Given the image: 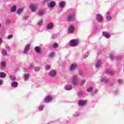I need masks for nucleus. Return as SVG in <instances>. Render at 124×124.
<instances>
[{
  "label": "nucleus",
  "mask_w": 124,
  "mask_h": 124,
  "mask_svg": "<svg viewBox=\"0 0 124 124\" xmlns=\"http://www.w3.org/2000/svg\"><path fill=\"white\" fill-rule=\"evenodd\" d=\"M79 44V40L73 39L70 41L69 45L71 47H76Z\"/></svg>",
  "instance_id": "nucleus-1"
},
{
  "label": "nucleus",
  "mask_w": 124,
  "mask_h": 124,
  "mask_svg": "<svg viewBox=\"0 0 124 124\" xmlns=\"http://www.w3.org/2000/svg\"><path fill=\"white\" fill-rule=\"evenodd\" d=\"M78 76L75 75L73 76L71 83L74 86H78Z\"/></svg>",
  "instance_id": "nucleus-2"
},
{
  "label": "nucleus",
  "mask_w": 124,
  "mask_h": 124,
  "mask_svg": "<svg viewBox=\"0 0 124 124\" xmlns=\"http://www.w3.org/2000/svg\"><path fill=\"white\" fill-rule=\"evenodd\" d=\"M75 12L71 13L67 16V20L69 22L75 21Z\"/></svg>",
  "instance_id": "nucleus-3"
},
{
  "label": "nucleus",
  "mask_w": 124,
  "mask_h": 124,
  "mask_svg": "<svg viewBox=\"0 0 124 124\" xmlns=\"http://www.w3.org/2000/svg\"><path fill=\"white\" fill-rule=\"evenodd\" d=\"M30 9L32 12H35L37 10V5L36 4H31L30 6Z\"/></svg>",
  "instance_id": "nucleus-4"
},
{
  "label": "nucleus",
  "mask_w": 124,
  "mask_h": 124,
  "mask_svg": "<svg viewBox=\"0 0 124 124\" xmlns=\"http://www.w3.org/2000/svg\"><path fill=\"white\" fill-rule=\"evenodd\" d=\"M30 48L31 46H30V45H27L25 46L24 50L22 51V53L25 55H27V54H28V52L30 51Z\"/></svg>",
  "instance_id": "nucleus-5"
},
{
  "label": "nucleus",
  "mask_w": 124,
  "mask_h": 124,
  "mask_svg": "<svg viewBox=\"0 0 124 124\" xmlns=\"http://www.w3.org/2000/svg\"><path fill=\"white\" fill-rule=\"evenodd\" d=\"M106 18L107 21H111L112 20V16L109 12H107L106 14Z\"/></svg>",
  "instance_id": "nucleus-6"
},
{
  "label": "nucleus",
  "mask_w": 124,
  "mask_h": 124,
  "mask_svg": "<svg viewBox=\"0 0 124 124\" xmlns=\"http://www.w3.org/2000/svg\"><path fill=\"white\" fill-rule=\"evenodd\" d=\"M52 99H53L52 96L48 95L46 97V98L44 99V101H45V102H46V103H48V102H50V101H52Z\"/></svg>",
  "instance_id": "nucleus-7"
},
{
  "label": "nucleus",
  "mask_w": 124,
  "mask_h": 124,
  "mask_svg": "<svg viewBox=\"0 0 124 124\" xmlns=\"http://www.w3.org/2000/svg\"><path fill=\"white\" fill-rule=\"evenodd\" d=\"M48 75L49 77H55V76L57 75V73L56 72V71L52 70L49 72Z\"/></svg>",
  "instance_id": "nucleus-8"
},
{
  "label": "nucleus",
  "mask_w": 124,
  "mask_h": 124,
  "mask_svg": "<svg viewBox=\"0 0 124 124\" xmlns=\"http://www.w3.org/2000/svg\"><path fill=\"white\" fill-rule=\"evenodd\" d=\"M56 5V2L54 1H52L51 2L48 3L47 4V7L48 8H52V7H54Z\"/></svg>",
  "instance_id": "nucleus-9"
},
{
  "label": "nucleus",
  "mask_w": 124,
  "mask_h": 124,
  "mask_svg": "<svg viewBox=\"0 0 124 124\" xmlns=\"http://www.w3.org/2000/svg\"><path fill=\"white\" fill-rule=\"evenodd\" d=\"M96 19L98 22H101L102 21V15L100 14H97L96 16Z\"/></svg>",
  "instance_id": "nucleus-10"
},
{
  "label": "nucleus",
  "mask_w": 124,
  "mask_h": 124,
  "mask_svg": "<svg viewBox=\"0 0 124 124\" xmlns=\"http://www.w3.org/2000/svg\"><path fill=\"white\" fill-rule=\"evenodd\" d=\"M102 35L103 36H104V37H105L106 38H110V37L111 36L110 35V34H108L105 31L102 32Z\"/></svg>",
  "instance_id": "nucleus-11"
},
{
  "label": "nucleus",
  "mask_w": 124,
  "mask_h": 124,
  "mask_svg": "<svg viewBox=\"0 0 124 124\" xmlns=\"http://www.w3.org/2000/svg\"><path fill=\"white\" fill-rule=\"evenodd\" d=\"M76 68H77V65L76 64H73L70 67V70H71V71H73L74 70H75Z\"/></svg>",
  "instance_id": "nucleus-12"
},
{
  "label": "nucleus",
  "mask_w": 124,
  "mask_h": 124,
  "mask_svg": "<svg viewBox=\"0 0 124 124\" xmlns=\"http://www.w3.org/2000/svg\"><path fill=\"white\" fill-rule=\"evenodd\" d=\"M54 28V24L52 22H50L46 26L47 30H52Z\"/></svg>",
  "instance_id": "nucleus-13"
},
{
  "label": "nucleus",
  "mask_w": 124,
  "mask_h": 124,
  "mask_svg": "<svg viewBox=\"0 0 124 124\" xmlns=\"http://www.w3.org/2000/svg\"><path fill=\"white\" fill-rule=\"evenodd\" d=\"M35 51L38 54H40V53H41V48H40V46H36L35 47Z\"/></svg>",
  "instance_id": "nucleus-14"
},
{
  "label": "nucleus",
  "mask_w": 124,
  "mask_h": 124,
  "mask_svg": "<svg viewBox=\"0 0 124 124\" xmlns=\"http://www.w3.org/2000/svg\"><path fill=\"white\" fill-rule=\"evenodd\" d=\"M59 6L60 8H64L65 6V2L63 1H61L59 3Z\"/></svg>",
  "instance_id": "nucleus-15"
},
{
  "label": "nucleus",
  "mask_w": 124,
  "mask_h": 124,
  "mask_svg": "<svg viewBox=\"0 0 124 124\" xmlns=\"http://www.w3.org/2000/svg\"><path fill=\"white\" fill-rule=\"evenodd\" d=\"M1 53L4 57H6V56H7V51L5 49H2Z\"/></svg>",
  "instance_id": "nucleus-16"
},
{
  "label": "nucleus",
  "mask_w": 124,
  "mask_h": 124,
  "mask_svg": "<svg viewBox=\"0 0 124 124\" xmlns=\"http://www.w3.org/2000/svg\"><path fill=\"white\" fill-rule=\"evenodd\" d=\"M66 91H71L72 90V86L70 84H68L65 87Z\"/></svg>",
  "instance_id": "nucleus-17"
},
{
  "label": "nucleus",
  "mask_w": 124,
  "mask_h": 124,
  "mask_svg": "<svg viewBox=\"0 0 124 124\" xmlns=\"http://www.w3.org/2000/svg\"><path fill=\"white\" fill-rule=\"evenodd\" d=\"M74 31V26H71L69 28L68 30V32L69 33H73V32Z\"/></svg>",
  "instance_id": "nucleus-18"
},
{
  "label": "nucleus",
  "mask_w": 124,
  "mask_h": 124,
  "mask_svg": "<svg viewBox=\"0 0 124 124\" xmlns=\"http://www.w3.org/2000/svg\"><path fill=\"white\" fill-rule=\"evenodd\" d=\"M106 73L109 75H110L111 76H113V75H114V72H112L111 70L109 69L107 70Z\"/></svg>",
  "instance_id": "nucleus-19"
},
{
  "label": "nucleus",
  "mask_w": 124,
  "mask_h": 124,
  "mask_svg": "<svg viewBox=\"0 0 124 124\" xmlns=\"http://www.w3.org/2000/svg\"><path fill=\"white\" fill-rule=\"evenodd\" d=\"M86 104V101L85 100H80L78 101V105L79 106H83Z\"/></svg>",
  "instance_id": "nucleus-20"
},
{
  "label": "nucleus",
  "mask_w": 124,
  "mask_h": 124,
  "mask_svg": "<svg viewBox=\"0 0 124 124\" xmlns=\"http://www.w3.org/2000/svg\"><path fill=\"white\" fill-rule=\"evenodd\" d=\"M100 65H101V61L100 60H98L95 64L96 68H98Z\"/></svg>",
  "instance_id": "nucleus-21"
},
{
  "label": "nucleus",
  "mask_w": 124,
  "mask_h": 124,
  "mask_svg": "<svg viewBox=\"0 0 124 124\" xmlns=\"http://www.w3.org/2000/svg\"><path fill=\"white\" fill-rule=\"evenodd\" d=\"M11 86L12 87H13L14 88H17L18 87V82L16 81H14L11 83Z\"/></svg>",
  "instance_id": "nucleus-22"
},
{
  "label": "nucleus",
  "mask_w": 124,
  "mask_h": 124,
  "mask_svg": "<svg viewBox=\"0 0 124 124\" xmlns=\"http://www.w3.org/2000/svg\"><path fill=\"white\" fill-rule=\"evenodd\" d=\"M110 59L111 60H119V58L115 57V55H114V54H110L109 55Z\"/></svg>",
  "instance_id": "nucleus-23"
},
{
  "label": "nucleus",
  "mask_w": 124,
  "mask_h": 124,
  "mask_svg": "<svg viewBox=\"0 0 124 124\" xmlns=\"http://www.w3.org/2000/svg\"><path fill=\"white\" fill-rule=\"evenodd\" d=\"M45 14V11L44 10H41L39 12V16H43Z\"/></svg>",
  "instance_id": "nucleus-24"
},
{
  "label": "nucleus",
  "mask_w": 124,
  "mask_h": 124,
  "mask_svg": "<svg viewBox=\"0 0 124 124\" xmlns=\"http://www.w3.org/2000/svg\"><path fill=\"white\" fill-rule=\"evenodd\" d=\"M109 80L106 78V77H104L101 80V82H104V83H108Z\"/></svg>",
  "instance_id": "nucleus-25"
},
{
  "label": "nucleus",
  "mask_w": 124,
  "mask_h": 124,
  "mask_svg": "<svg viewBox=\"0 0 124 124\" xmlns=\"http://www.w3.org/2000/svg\"><path fill=\"white\" fill-rule=\"evenodd\" d=\"M0 78H5L6 77V74L4 72H0Z\"/></svg>",
  "instance_id": "nucleus-26"
},
{
  "label": "nucleus",
  "mask_w": 124,
  "mask_h": 124,
  "mask_svg": "<svg viewBox=\"0 0 124 124\" xmlns=\"http://www.w3.org/2000/svg\"><path fill=\"white\" fill-rule=\"evenodd\" d=\"M43 21L42 20H39V21H38V23L36 24L37 27H41V26H42L43 24Z\"/></svg>",
  "instance_id": "nucleus-27"
},
{
  "label": "nucleus",
  "mask_w": 124,
  "mask_h": 124,
  "mask_svg": "<svg viewBox=\"0 0 124 124\" xmlns=\"http://www.w3.org/2000/svg\"><path fill=\"white\" fill-rule=\"evenodd\" d=\"M17 9V7L16 5H14L11 8V12H15L16 11V9Z\"/></svg>",
  "instance_id": "nucleus-28"
},
{
  "label": "nucleus",
  "mask_w": 124,
  "mask_h": 124,
  "mask_svg": "<svg viewBox=\"0 0 124 124\" xmlns=\"http://www.w3.org/2000/svg\"><path fill=\"white\" fill-rule=\"evenodd\" d=\"M25 80H28L30 78V75L29 74H25L24 76Z\"/></svg>",
  "instance_id": "nucleus-29"
},
{
  "label": "nucleus",
  "mask_w": 124,
  "mask_h": 124,
  "mask_svg": "<svg viewBox=\"0 0 124 124\" xmlns=\"http://www.w3.org/2000/svg\"><path fill=\"white\" fill-rule=\"evenodd\" d=\"M93 90V89L91 87L87 89V92H88V93H92Z\"/></svg>",
  "instance_id": "nucleus-30"
},
{
  "label": "nucleus",
  "mask_w": 124,
  "mask_h": 124,
  "mask_svg": "<svg viewBox=\"0 0 124 124\" xmlns=\"http://www.w3.org/2000/svg\"><path fill=\"white\" fill-rule=\"evenodd\" d=\"M10 79H11V81H15L16 77L15 76H10Z\"/></svg>",
  "instance_id": "nucleus-31"
},
{
  "label": "nucleus",
  "mask_w": 124,
  "mask_h": 124,
  "mask_svg": "<svg viewBox=\"0 0 124 124\" xmlns=\"http://www.w3.org/2000/svg\"><path fill=\"white\" fill-rule=\"evenodd\" d=\"M23 10L24 9L23 8L19 9L17 11V14H21V13H22Z\"/></svg>",
  "instance_id": "nucleus-32"
},
{
  "label": "nucleus",
  "mask_w": 124,
  "mask_h": 124,
  "mask_svg": "<svg viewBox=\"0 0 124 124\" xmlns=\"http://www.w3.org/2000/svg\"><path fill=\"white\" fill-rule=\"evenodd\" d=\"M44 108V105H40L39 107L38 110L39 111H42Z\"/></svg>",
  "instance_id": "nucleus-33"
},
{
  "label": "nucleus",
  "mask_w": 124,
  "mask_h": 124,
  "mask_svg": "<svg viewBox=\"0 0 124 124\" xmlns=\"http://www.w3.org/2000/svg\"><path fill=\"white\" fill-rule=\"evenodd\" d=\"M45 68L46 70H49L51 69V66L48 64L46 66Z\"/></svg>",
  "instance_id": "nucleus-34"
},
{
  "label": "nucleus",
  "mask_w": 124,
  "mask_h": 124,
  "mask_svg": "<svg viewBox=\"0 0 124 124\" xmlns=\"http://www.w3.org/2000/svg\"><path fill=\"white\" fill-rule=\"evenodd\" d=\"M55 56V52H51L49 54V56L50 58H53Z\"/></svg>",
  "instance_id": "nucleus-35"
},
{
  "label": "nucleus",
  "mask_w": 124,
  "mask_h": 124,
  "mask_svg": "<svg viewBox=\"0 0 124 124\" xmlns=\"http://www.w3.org/2000/svg\"><path fill=\"white\" fill-rule=\"evenodd\" d=\"M1 65L2 66H3V67H5V66H6V64H5V62H1Z\"/></svg>",
  "instance_id": "nucleus-36"
},
{
  "label": "nucleus",
  "mask_w": 124,
  "mask_h": 124,
  "mask_svg": "<svg viewBox=\"0 0 124 124\" xmlns=\"http://www.w3.org/2000/svg\"><path fill=\"white\" fill-rule=\"evenodd\" d=\"M86 82V80H82L80 83V86H84V83H85Z\"/></svg>",
  "instance_id": "nucleus-37"
},
{
  "label": "nucleus",
  "mask_w": 124,
  "mask_h": 124,
  "mask_svg": "<svg viewBox=\"0 0 124 124\" xmlns=\"http://www.w3.org/2000/svg\"><path fill=\"white\" fill-rule=\"evenodd\" d=\"M118 82L119 84H120V85H122V84H123V79H120L118 80Z\"/></svg>",
  "instance_id": "nucleus-38"
},
{
  "label": "nucleus",
  "mask_w": 124,
  "mask_h": 124,
  "mask_svg": "<svg viewBox=\"0 0 124 124\" xmlns=\"http://www.w3.org/2000/svg\"><path fill=\"white\" fill-rule=\"evenodd\" d=\"M51 1V0H44V3H49Z\"/></svg>",
  "instance_id": "nucleus-39"
},
{
  "label": "nucleus",
  "mask_w": 124,
  "mask_h": 124,
  "mask_svg": "<svg viewBox=\"0 0 124 124\" xmlns=\"http://www.w3.org/2000/svg\"><path fill=\"white\" fill-rule=\"evenodd\" d=\"M5 24L6 25H9L10 24V20L9 19H7V20L5 22Z\"/></svg>",
  "instance_id": "nucleus-40"
},
{
  "label": "nucleus",
  "mask_w": 124,
  "mask_h": 124,
  "mask_svg": "<svg viewBox=\"0 0 124 124\" xmlns=\"http://www.w3.org/2000/svg\"><path fill=\"white\" fill-rule=\"evenodd\" d=\"M13 35H10L7 37V39H11V38H13Z\"/></svg>",
  "instance_id": "nucleus-41"
},
{
  "label": "nucleus",
  "mask_w": 124,
  "mask_h": 124,
  "mask_svg": "<svg viewBox=\"0 0 124 124\" xmlns=\"http://www.w3.org/2000/svg\"><path fill=\"white\" fill-rule=\"evenodd\" d=\"M34 69L35 71H39V70H40V67H36Z\"/></svg>",
  "instance_id": "nucleus-42"
},
{
  "label": "nucleus",
  "mask_w": 124,
  "mask_h": 124,
  "mask_svg": "<svg viewBox=\"0 0 124 124\" xmlns=\"http://www.w3.org/2000/svg\"><path fill=\"white\" fill-rule=\"evenodd\" d=\"M51 38H53V39L57 38V35L56 34L52 35L51 36Z\"/></svg>",
  "instance_id": "nucleus-43"
},
{
  "label": "nucleus",
  "mask_w": 124,
  "mask_h": 124,
  "mask_svg": "<svg viewBox=\"0 0 124 124\" xmlns=\"http://www.w3.org/2000/svg\"><path fill=\"white\" fill-rule=\"evenodd\" d=\"M84 73H83V72H79L78 75H80V76H83Z\"/></svg>",
  "instance_id": "nucleus-44"
},
{
  "label": "nucleus",
  "mask_w": 124,
  "mask_h": 124,
  "mask_svg": "<svg viewBox=\"0 0 124 124\" xmlns=\"http://www.w3.org/2000/svg\"><path fill=\"white\" fill-rule=\"evenodd\" d=\"M58 46V44L57 43H55L53 45V47L54 48H57V46Z\"/></svg>",
  "instance_id": "nucleus-45"
},
{
  "label": "nucleus",
  "mask_w": 124,
  "mask_h": 124,
  "mask_svg": "<svg viewBox=\"0 0 124 124\" xmlns=\"http://www.w3.org/2000/svg\"><path fill=\"white\" fill-rule=\"evenodd\" d=\"M88 57H89V55L88 54H85L84 56V59H87V58H88Z\"/></svg>",
  "instance_id": "nucleus-46"
},
{
  "label": "nucleus",
  "mask_w": 124,
  "mask_h": 124,
  "mask_svg": "<svg viewBox=\"0 0 124 124\" xmlns=\"http://www.w3.org/2000/svg\"><path fill=\"white\" fill-rule=\"evenodd\" d=\"M1 43H2V38L0 37V45H1Z\"/></svg>",
  "instance_id": "nucleus-47"
},
{
  "label": "nucleus",
  "mask_w": 124,
  "mask_h": 124,
  "mask_svg": "<svg viewBox=\"0 0 124 124\" xmlns=\"http://www.w3.org/2000/svg\"><path fill=\"white\" fill-rule=\"evenodd\" d=\"M6 49L7 50V51H9L10 50V47L7 46V47H6Z\"/></svg>",
  "instance_id": "nucleus-48"
},
{
  "label": "nucleus",
  "mask_w": 124,
  "mask_h": 124,
  "mask_svg": "<svg viewBox=\"0 0 124 124\" xmlns=\"http://www.w3.org/2000/svg\"><path fill=\"white\" fill-rule=\"evenodd\" d=\"M119 93V91H115L114 92V94H118Z\"/></svg>",
  "instance_id": "nucleus-49"
},
{
  "label": "nucleus",
  "mask_w": 124,
  "mask_h": 124,
  "mask_svg": "<svg viewBox=\"0 0 124 124\" xmlns=\"http://www.w3.org/2000/svg\"><path fill=\"white\" fill-rule=\"evenodd\" d=\"M3 82V81L2 80H0V86L2 85V82Z\"/></svg>",
  "instance_id": "nucleus-50"
},
{
  "label": "nucleus",
  "mask_w": 124,
  "mask_h": 124,
  "mask_svg": "<svg viewBox=\"0 0 124 124\" xmlns=\"http://www.w3.org/2000/svg\"><path fill=\"white\" fill-rule=\"evenodd\" d=\"M25 72H28V69H24Z\"/></svg>",
  "instance_id": "nucleus-51"
},
{
  "label": "nucleus",
  "mask_w": 124,
  "mask_h": 124,
  "mask_svg": "<svg viewBox=\"0 0 124 124\" xmlns=\"http://www.w3.org/2000/svg\"><path fill=\"white\" fill-rule=\"evenodd\" d=\"M98 92V90L97 89H96L95 90V93H97Z\"/></svg>",
  "instance_id": "nucleus-52"
},
{
  "label": "nucleus",
  "mask_w": 124,
  "mask_h": 124,
  "mask_svg": "<svg viewBox=\"0 0 124 124\" xmlns=\"http://www.w3.org/2000/svg\"><path fill=\"white\" fill-rule=\"evenodd\" d=\"M78 116H80V113H78L77 115V117H78Z\"/></svg>",
  "instance_id": "nucleus-53"
},
{
  "label": "nucleus",
  "mask_w": 124,
  "mask_h": 124,
  "mask_svg": "<svg viewBox=\"0 0 124 124\" xmlns=\"http://www.w3.org/2000/svg\"><path fill=\"white\" fill-rule=\"evenodd\" d=\"M1 24L0 23V28H1Z\"/></svg>",
  "instance_id": "nucleus-54"
}]
</instances>
